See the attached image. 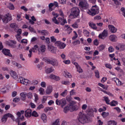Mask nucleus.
Listing matches in <instances>:
<instances>
[{
	"label": "nucleus",
	"mask_w": 125,
	"mask_h": 125,
	"mask_svg": "<svg viewBox=\"0 0 125 125\" xmlns=\"http://www.w3.org/2000/svg\"><path fill=\"white\" fill-rule=\"evenodd\" d=\"M59 120V119L56 120L53 123L52 125H60Z\"/></svg>",
	"instance_id": "09e8293b"
},
{
	"label": "nucleus",
	"mask_w": 125,
	"mask_h": 125,
	"mask_svg": "<svg viewBox=\"0 0 125 125\" xmlns=\"http://www.w3.org/2000/svg\"><path fill=\"white\" fill-rule=\"evenodd\" d=\"M67 90H65L61 94V95L64 97H65L67 94Z\"/></svg>",
	"instance_id": "ea45409f"
},
{
	"label": "nucleus",
	"mask_w": 125,
	"mask_h": 125,
	"mask_svg": "<svg viewBox=\"0 0 125 125\" xmlns=\"http://www.w3.org/2000/svg\"><path fill=\"white\" fill-rule=\"evenodd\" d=\"M53 108L52 107H47L44 108V111L45 112H47L48 111L51 110L53 109Z\"/></svg>",
	"instance_id": "a19ab883"
},
{
	"label": "nucleus",
	"mask_w": 125,
	"mask_h": 125,
	"mask_svg": "<svg viewBox=\"0 0 125 125\" xmlns=\"http://www.w3.org/2000/svg\"><path fill=\"white\" fill-rule=\"evenodd\" d=\"M115 81L116 83V85H120L122 84L121 82L119 81V79H117Z\"/></svg>",
	"instance_id": "c03bdc74"
},
{
	"label": "nucleus",
	"mask_w": 125,
	"mask_h": 125,
	"mask_svg": "<svg viewBox=\"0 0 125 125\" xmlns=\"http://www.w3.org/2000/svg\"><path fill=\"white\" fill-rule=\"evenodd\" d=\"M45 49L46 48L44 45H42L41 46L40 50L42 52H44L45 51Z\"/></svg>",
	"instance_id": "72a5a7b5"
},
{
	"label": "nucleus",
	"mask_w": 125,
	"mask_h": 125,
	"mask_svg": "<svg viewBox=\"0 0 125 125\" xmlns=\"http://www.w3.org/2000/svg\"><path fill=\"white\" fill-rule=\"evenodd\" d=\"M93 111L91 109L89 110L87 114L86 115L89 117V116H92L93 115Z\"/></svg>",
	"instance_id": "c85d7f7f"
},
{
	"label": "nucleus",
	"mask_w": 125,
	"mask_h": 125,
	"mask_svg": "<svg viewBox=\"0 0 125 125\" xmlns=\"http://www.w3.org/2000/svg\"><path fill=\"white\" fill-rule=\"evenodd\" d=\"M42 35L45 36L47 35L48 34V32L46 30H43L42 31Z\"/></svg>",
	"instance_id": "4c0bfd02"
},
{
	"label": "nucleus",
	"mask_w": 125,
	"mask_h": 125,
	"mask_svg": "<svg viewBox=\"0 0 125 125\" xmlns=\"http://www.w3.org/2000/svg\"><path fill=\"white\" fill-rule=\"evenodd\" d=\"M55 103L57 105H61L62 107H63L66 103V100L65 98H63L60 100L57 99L56 100Z\"/></svg>",
	"instance_id": "423d86ee"
},
{
	"label": "nucleus",
	"mask_w": 125,
	"mask_h": 125,
	"mask_svg": "<svg viewBox=\"0 0 125 125\" xmlns=\"http://www.w3.org/2000/svg\"><path fill=\"white\" fill-rule=\"evenodd\" d=\"M116 123L114 121H110L108 122V125H116Z\"/></svg>",
	"instance_id": "473e14b6"
},
{
	"label": "nucleus",
	"mask_w": 125,
	"mask_h": 125,
	"mask_svg": "<svg viewBox=\"0 0 125 125\" xmlns=\"http://www.w3.org/2000/svg\"><path fill=\"white\" fill-rule=\"evenodd\" d=\"M80 12V10L78 8L76 7L73 8L71 10L69 17L73 19L79 16Z\"/></svg>",
	"instance_id": "f03ea898"
},
{
	"label": "nucleus",
	"mask_w": 125,
	"mask_h": 125,
	"mask_svg": "<svg viewBox=\"0 0 125 125\" xmlns=\"http://www.w3.org/2000/svg\"><path fill=\"white\" fill-rule=\"evenodd\" d=\"M31 115L32 116L35 117H37L38 116L37 113L35 111H33L32 112Z\"/></svg>",
	"instance_id": "e433bc0d"
},
{
	"label": "nucleus",
	"mask_w": 125,
	"mask_h": 125,
	"mask_svg": "<svg viewBox=\"0 0 125 125\" xmlns=\"http://www.w3.org/2000/svg\"><path fill=\"white\" fill-rule=\"evenodd\" d=\"M105 65L106 67L107 68H109L110 69L112 68L111 65L109 64H106Z\"/></svg>",
	"instance_id": "774afa93"
},
{
	"label": "nucleus",
	"mask_w": 125,
	"mask_h": 125,
	"mask_svg": "<svg viewBox=\"0 0 125 125\" xmlns=\"http://www.w3.org/2000/svg\"><path fill=\"white\" fill-rule=\"evenodd\" d=\"M66 0H60L59 2L61 4H65L66 3Z\"/></svg>",
	"instance_id": "13d9d810"
},
{
	"label": "nucleus",
	"mask_w": 125,
	"mask_h": 125,
	"mask_svg": "<svg viewBox=\"0 0 125 125\" xmlns=\"http://www.w3.org/2000/svg\"><path fill=\"white\" fill-rule=\"evenodd\" d=\"M6 117L8 118V117H10L11 119L13 120V121L14 120V117L13 115L11 114L10 113H8L4 115Z\"/></svg>",
	"instance_id": "4be33fe9"
},
{
	"label": "nucleus",
	"mask_w": 125,
	"mask_h": 125,
	"mask_svg": "<svg viewBox=\"0 0 125 125\" xmlns=\"http://www.w3.org/2000/svg\"><path fill=\"white\" fill-rule=\"evenodd\" d=\"M52 87L51 86L48 87L46 90V93L47 94H50L52 91Z\"/></svg>",
	"instance_id": "b1692460"
},
{
	"label": "nucleus",
	"mask_w": 125,
	"mask_h": 125,
	"mask_svg": "<svg viewBox=\"0 0 125 125\" xmlns=\"http://www.w3.org/2000/svg\"><path fill=\"white\" fill-rule=\"evenodd\" d=\"M8 8H9L10 10H14V5L11 3H9V6H8Z\"/></svg>",
	"instance_id": "c756f323"
},
{
	"label": "nucleus",
	"mask_w": 125,
	"mask_h": 125,
	"mask_svg": "<svg viewBox=\"0 0 125 125\" xmlns=\"http://www.w3.org/2000/svg\"><path fill=\"white\" fill-rule=\"evenodd\" d=\"M95 74V75L97 78H99V72L98 70H96L94 71Z\"/></svg>",
	"instance_id": "37998d69"
},
{
	"label": "nucleus",
	"mask_w": 125,
	"mask_h": 125,
	"mask_svg": "<svg viewBox=\"0 0 125 125\" xmlns=\"http://www.w3.org/2000/svg\"><path fill=\"white\" fill-rule=\"evenodd\" d=\"M49 77L51 79H54L56 81H58L60 80V78L59 76H57L52 74H51L50 75Z\"/></svg>",
	"instance_id": "dca6fc26"
},
{
	"label": "nucleus",
	"mask_w": 125,
	"mask_h": 125,
	"mask_svg": "<svg viewBox=\"0 0 125 125\" xmlns=\"http://www.w3.org/2000/svg\"><path fill=\"white\" fill-rule=\"evenodd\" d=\"M20 100V98L17 97L13 99V101L14 102L16 103L18 102Z\"/></svg>",
	"instance_id": "3c124183"
},
{
	"label": "nucleus",
	"mask_w": 125,
	"mask_h": 125,
	"mask_svg": "<svg viewBox=\"0 0 125 125\" xmlns=\"http://www.w3.org/2000/svg\"><path fill=\"white\" fill-rule=\"evenodd\" d=\"M0 19H2V21L4 23H7L9 21L12 19L11 17L10 16L9 13L6 14L5 16L0 15Z\"/></svg>",
	"instance_id": "20e7f679"
},
{
	"label": "nucleus",
	"mask_w": 125,
	"mask_h": 125,
	"mask_svg": "<svg viewBox=\"0 0 125 125\" xmlns=\"http://www.w3.org/2000/svg\"><path fill=\"white\" fill-rule=\"evenodd\" d=\"M31 109H28L25 111V116L27 117H29L31 115Z\"/></svg>",
	"instance_id": "ddd939ff"
},
{
	"label": "nucleus",
	"mask_w": 125,
	"mask_h": 125,
	"mask_svg": "<svg viewBox=\"0 0 125 125\" xmlns=\"http://www.w3.org/2000/svg\"><path fill=\"white\" fill-rule=\"evenodd\" d=\"M75 90L74 89L72 90L70 92V96H71L74 94L76 93L75 92Z\"/></svg>",
	"instance_id": "338daca9"
},
{
	"label": "nucleus",
	"mask_w": 125,
	"mask_h": 125,
	"mask_svg": "<svg viewBox=\"0 0 125 125\" xmlns=\"http://www.w3.org/2000/svg\"><path fill=\"white\" fill-rule=\"evenodd\" d=\"M29 29L31 32H34V33H36V31L33 28L31 27V26L29 27Z\"/></svg>",
	"instance_id": "864d4df0"
},
{
	"label": "nucleus",
	"mask_w": 125,
	"mask_h": 125,
	"mask_svg": "<svg viewBox=\"0 0 125 125\" xmlns=\"http://www.w3.org/2000/svg\"><path fill=\"white\" fill-rule=\"evenodd\" d=\"M105 47V45L103 44H101L97 48L99 51H102L104 49Z\"/></svg>",
	"instance_id": "bb28decb"
},
{
	"label": "nucleus",
	"mask_w": 125,
	"mask_h": 125,
	"mask_svg": "<svg viewBox=\"0 0 125 125\" xmlns=\"http://www.w3.org/2000/svg\"><path fill=\"white\" fill-rule=\"evenodd\" d=\"M94 19L95 20H99L101 19V17L98 15H97L94 17Z\"/></svg>",
	"instance_id": "0e129e2a"
},
{
	"label": "nucleus",
	"mask_w": 125,
	"mask_h": 125,
	"mask_svg": "<svg viewBox=\"0 0 125 125\" xmlns=\"http://www.w3.org/2000/svg\"><path fill=\"white\" fill-rule=\"evenodd\" d=\"M32 49L33 50H38L39 52H40V48H38V46L37 45H34V47H33Z\"/></svg>",
	"instance_id": "a18cd8bd"
},
{
	"label": "nucleus",
	"mask_w": 125,
	"mask_h": 125,
	"mask_svg": "<svg viewBox=\"0 0 125 125\" xmlns=\"http://www.w3.org/2000/svg\"><path fill=\"white\" fill-rule=\"evenodd\" d=\"M27 93L25 92H23L20 94L21 96L22 97L21 98V99L23 101H25V98L27 96Z\"/></svg>",
	"instance_id": "6ab92c4d"
},
{
	"label": "nucleus",
	"mask_w": 125,
	"mask_h": 125,
	"mask_svg": "<svg viewBox=\"0 0 125 125\" xmlns=\"http://www.w3.org/2000/svg\"><path fill=\"white\" fill-rule=\"evenodd\" d=\"M41 118L44 122H46L47 118L45 114H42Z\"/></svg>",
	"instance_id": "a878e982"
},
{
	"label": "nucleus",
	"mask_w": 125,
	"mask_h": 125,
	"mask_svg": "<svg viewBox=\"0 0 125 125\" xmlns=\"http://www.w3.org/2000/svg\"><path fill=\"white\" fill-rule=\"evenodd\" d=\"M118 103L116 101L113 100L110 103V104L111 106H115L116 104H117Z\"/></svg>",
	"instance_id": "393cba45"
},
{
	"label": "nucleus",
	"mask_w": 125,
	"mask_h": 125,
	"mask_svg": "<svg viewBox=\"0 0 125 125\" xmlns=\"http://www.w3.org/2000/svg\"><path fill=\"white\" fill-rule=\"evenodd\" d=\"M52 14L53 16H56L55 17H54L53 18H56L59 16V14L57 13H55L53 11L52 12Z\"/></svg>",
	"instance_id": "e2e57ef3"
},
{
	"label": "nucleus",
	"mask_w": 125,
	"mask_h": 125,
	"mask_svg": "<svg viewBox=\"0 0 125 125\" xmlns=\"http://www.w3.org/2000/svg\"><path fill=\"white\" fill-rule=\"evenodd\" d=\"M99 8H97L96 10L95 9H91V10H89L87 12L89 15L93 16L99 13Z\"/></svg>",
	"instance_id": "0eeeda50"
},
{
	"label": "nucleus",
	"mask_w": 125,
	"mask_h": 125,
	"mask_svg": "<svg viewBox=\"0 0 125 125\" xmlns=\"http://www.w3.org/2000/svg\"><path fill=\"white\" fill-rule=\"evenodd\" d=\"M103 98H104V100L106 102V103L108 104H109L110 103H109L110 100L109 99L108 97L106 96H104V97Z\"/></svg>",
	"instance_id": "58836bf2"
},
{
	"label": "nucleus",
	"mask_w": 125,
	"mask_h": 125,
	"mask_svg": "<svg viewBox=\"0 0 125 125\" xmlns=\"http://www.w3.org/2000/svg\"><path fill=\"white\" fill-rule=\"evenodd\" d=\"M73 44H74L75 45L79 44L80 43V42L79 40H78L76 41H74L72 43Z\"/></svg>",
	"instance_id": "bf43d9fd"
},
{
	"label": "nucleus",
	"mask_w": 125,
	"mask_h": 125,
	"mask_svg": "<svg viewBox=\"0 0 125 125\" xmlns=\"http://www.w3.org/2000/svg\"><path fill=\"white\" fill-rule=\"evenodd\" d=\"M16 32H17V36H20L21 34L22 30L21 29H19L18 30H17V31Z\"/></svg>",
	"instance_id": "de8ad7c7"
},
{
	"label": "nucleus",
	"mask_w": 125,
	"mask_h": 125,
	"mask_svg": "<svg viewBox=\"0 0 125 125\" xmlns=\"http://www.w3.org/2000/svg\"><path fill=\"white\" fill-rule=\"evenodd\" d=\"M48 46L49 51L53 53H56V50L55 47L51 45H48Z\"/></svg>",
	"instance_id": "2eb2a0df"
},
{
	"label": "nucleus",
	"mask_w": 125,
	"mask_h": 125,
	"mask_svg": "<svg viewBox=\"0 0 125 125\" xmlns=\"http://www.w3.org/2000/svg\"><path fill=\"white\" fill-rule=\"evenodd\" d=\"M51 41L52 42H54L56 41V39L54 36H52L51 37Z\"/></svg>",
	"instance_id": "5fc2aeb1"
},
{
	"label": "nucleus",
	"mask_w": 125,
	"mask_h": 125,
	"mask_svg": "<svg viewBox=\"0 0 125 125\" xmlns=\"http://www.w3.org/2000/svg\"><path fill=\"white\" fill-rule=\"evenodd\" d=\"M121 11L123 13V14L125 17V9L123 7H122L121 9Z\"/></svg>",
	"instance_id": "4d7b16f0"
},
{
	"label": "nucleus",
	"mask_w": 125,
	"mask_h": 125,
	"mask_svg": "<svg viewBox=\"0 0 125 125\" xmlns=\"http://www.w3.org/2000/svg\"><path fill=\"white\" fill-rule=\"evenodd\" d=\"M93 43L96 46L98 45L99 43V42L98 40L97 39H95L93 41Z\"/></svg>",
	"instance_id": "8fccbe9b"
},
{
	"label": "nucleus",
	"mask_w": 125,
	"mask_h": 125,
	"mask_svg": "<svg viewBox=\"0 0 125 125\" xmlns=\"http://www.w3.org/2000/svg\"><path fill=\"white\" fill-rule=\"evenodd\" d=\"M10 26L11 28L14 29V31H17L16 28H18V26L16 23H11L10 24Z\"/></svg>",
	"instance_id": "f3484780"
},
{
	"label": "nucleus",
	"mask_w": 125,
	"mask_h": 125,
	"mask_svg": "<svg viewBox=\"0 0 125 125\" xmlns=\"http://www.w3.org/2000/svg\"><path fill=\"white\" fill-rule=\"evenodd\" d=\"M78 108V107L77 105H73L69 104V106L67 105L64 108L63 111L64 113H67L69 110H70V112H73L77 110Z\"/></svg>",
	"instance_id": "7ed1b4c3"
},
{
	"label": "nucleus",
	"mask_w": 125,
	"mask_h": 125,
	"mask_svg": "<svg viewBox=\"0 0 125 125\" xmlns=\"http://www.w3.org/2000/svg\"><path fill=\"white\" fill-rule=\"evenodd\" d=\"M102 34L104 37H106L107 36V31L105 30H104L102 33Z\"/></svg>",
	"instance_id": "7c9ffc66"
},
{
	"label": "nucleus",
	"mask_w": 125,
	"mask_h": 125,
	"mask_svg": "<svg viewBox=\"0 0 125 125\" xmlns=\"http://www.w3.org/2000/svg\"><path fill=\"white\" fill-rule=\"evenodd\" d=\"M58 19H59V23L62 25H64L65 23H67L66 19H64V17L63 18L60 17L58 18Z\"/></svg>",
	"instance_id": "4468645a"
},
{
	"label": "nucleus",
	"mask_w": 125,
	"mask_h": 125,
	"mask_svg": "<svg viewBox=\"0 0 125 125\" xmlns=\"http://www.w3.org/2000/svg\"><path fill=\"white\" fill-rule=\"evenodd\" d=\"M89 25L91 28L94 29L96 30L97 29L95 24L89 22Z\"/></svg>",
	"instance_id": "412c9836"
},
{
	"label": "nucleus",
	"mask_w": 125,
	"mask_h": 125,
	"mask_svg": "<svg viewBox=\"0 0 125 125\" xmlns=\"http://www.w3.org/2000/svg\"><path fill=\"white\" fill-rule=\"evenodd\" d=\"M27 96L28 98L30 99H31L32 96V93L30 92L27 94Z\"/></svg>",
	"instance_id": "6e6d98bb"
},
{
	"label": "nucleus",
	"mask_w": 125,
	"mask_h": 125,
	"mask_svg": "<svg viewBox=\"0 0 125 125\" xmlns=\"http://www.w3.org/2000/svg\"><path fill=\"white\" fill-rule=\"evenodd\" d=\"M98 85L105 90H107V86L104 85V84L101 83H98Z\"/></svg>",
	"instance_id": "c9c22d12"
},
{
	"label": "nucleus",
	"mask_w": 125,
	"mask_h": 125,
	"mask_svg": "<svg viewBox=\"0 0 125 125\" xmlns=\"http://www.w3.org/2000/svg\"><path fill=\"white\" fill-rule=\"evenodd\" d=\"M109 115L108 112L106 113L105 112H103L102 114V116L104 118H106L107 116H108Z\"/></svg>",
	"instance_id": "2f4dec72"
},
{
	"label": "nucleus",
	"mask_w": 125,
	"mask_h": 125,
	"mask_svg": "<svg viewBox=\"0 0 125 125\" xmlns=\"http://www.w3.org/2000/svg\"><path fill=\"white\" fill-rule=\"evenodd\" d=\"M55 45L60 49H63L66 46V45L64 43L61 42L60 41H56L55 43Z\"/></svg>",
	"instance_id": "1a4fd4ad"
},
{
	"label": "nucleus",
	"mask_w": 125,
	"mask_h": 125,
	"mask_svg": "<svg viewBox=\"0 0 125 125\" xmlns=\"http://www.w3.org/2000/svg\"><path fill=\"white\" fill-rule=\"evenodd\" d=\"M7 119V118L4 115L1 119V120L3 123H5L6 122Z\"/></svg>",
	"instance_id": "cd10ccee"
},
{
	"label": "nucleus",
	"mask_w": 125,
	"mask_h": 125,
	"mask_svg": "<svg viewBox=\"0 0 125 125\" xmlns=\"http://www.w3.org/2000/svg\"><path fill=\"white\" fill-rule=\"evenodd\" d=\"M7 89V88L6 87H5L2 89L0 91L1 93H5L7 92L6 90Z\"/></svg>",
	"instance_id": "49530a36"
},
{
	"label": "nucleus",
	"mask_w": 125,
	"mask_h": 125,
	"mask_svg": "<svg viewBox=\"0 0 125 125\" xmlns=\"http://www.w3.org/2000/svg\"><path fill=\"white\" fill-rule=\"evenodd\" d=\"M61 83L63 84H64L66 85H68L70 84V82L68 81H62L61 82Z\"/></svg>",
	"instance_id": "f704fd0d"
},
{
	"label": "nucleus",
	"mask_w": 125,
	"mask_h": 125,
	"mask_svg": "<svg viewBox=\"0 0 125 125\" xmlns=\"http://www.w3.org/2000/svg\"><path fill=\"white\" fill-rule=\"evenodd\" d=\"M2 53L5 55H7L10 57H12V55L10 53V50L6 49H3L2 51Z\"/></svg>",
	"instance_id": "9b49d317"
},
{
	"label": "nucleus",
	"mask_w": 125,
	"mask_h": 125,
	"mask_svg": "<svg viewBox=\"0 0 125 125\" xmlns=\"http://www.w3.org/2000/svg\"><path fill=\"white\" fill-rule=\"evenodd\" d=\"M46 62L50 64L53 66H57L58 65V61L55 59L51 58L46 60Z\"/></svg>",
	"instance_id": "39448f33"
},
{
	"label": "nucleus",
	"mask_w": 125,
	"mask_h": 125,
	"mask_svg": "<svg viewBox=\"0 0 125 125\" xmlns=\"http://www.w3.org/2000/svg\"><path fill=\"white\" fill-rule=\"evenodd\" d=\"M52 67L50 68L47 69L45 70L46 73H49L53 72L54 69L52 68Z\"/></svg>",
	"instance_id": "5701e85b"
},
{
	"label": "nucleus",
	"mask_w": 125,
	"mask_h": 125,
	"mask_svg": "<svg viewBox=\"0 0 125 125\" xmlns=\"http://www.w3.org/2000/svg\"><path fill=\"white\" fill-rule=\"evenodd\" d=\"M78 120L83 124L86 123H89L92 121V119L90 117L81 113H80L79 114Z\"/></svg>",
	"instance_id": "f257e3e1"
},
{
	"label": "nucleus",
	"mask_w": 125,
	"mask_h": 125,
	"mask_svg": "<svg viewBox=\"0 0 125 125\" xmlns=\"http://www.w3.org/2000/svg\"><path fill=\"white\" fill-rule=\"evenodd\" d=\"M10 74L11 76L14 79H16L18 78V75L15 72L13 71H11L10 73Z\"/></svg>",
	"instance_id": "a211bd4d"
},
{
	"label": "nucleus",
	"mask_w": 125,
	"mask_h": 125,
	"mask_svg": "<svg viewBox=\"0 0 125 125\" xmlns=\"http://www.w3.org/2000/svg\"><path fill=\"white\" fill-rule=\"evenodd\" d=\"M77 71L79 72V73H82L83 72L82 69L81 68V67L79 66H78L77 68Z\"/></svg>",
	"instance_id": "680f3d73"
},
{
	"label": "nucleus",
	"mask_w": 125,
	"mask_h": 125,
	"mask_svg": "<svg viewBox=\"0 0 125 125\" xmlns=\"http://www.w3.org/2000/svg\"><path fill=\"white\" fill-rule=\"evenodd\" d=\"M65 76L66 77L71 78L72 75L69 73H66L65 74Z\"/></svg>",
	"instance_id": "052dcab7"
},
{
	"label": "nucleus",
	"mask_w": 125,
	"mask_h": 125,
	"mask_svg": "<svg viewBox=\"0 0 125 125\" xmlns=\"http://www.w3.org/2000/svg\"><path fill=\"white\" fill-rule=\"evenodd\" d=\"M114 48L112 46L110 47L108 49V51L110 52H113L114 51Z\"/></svg>",
	"instance_id": "69168bd1"
},
{
	"label": "nucleus",
	"mask_w": 125,
	"mask_h": 125,
	"mask_svg": "<svg viewBox=\"0 0 125 125\" xmlns=\"http://www.w3.org/2000/svg\"><path fill=\"white\" fill-rule=\"evenodd\" d=\"M117 38L116 36L115 35H112L109 37V39L110 41L112 42H115L116 39Z\"/></svg>",
	"instance_id": "aec40b11"
},
{
	"label": "nucleus",
	"mask_w": 125,
	"mask_h": 125,
	"mask_svg": "<svg viewBox=\"0 0 125 125\" xmlns=\"http://www.w3.org/2000/svg\"><path fill=\"white\" fill-rule=\"evenodd\" d=\"M108 27L111 32L115 33L116 32L117 29L113 26L111 25H109Z\"/></svg>",
	"instance_id": "f8f14e48"
},
{
	"label": "nucleus",
	"mask_w": 125,
	"mask_h": 125,
	"mask_svg": "<svg viewBox=\"0 0 125 125\" xmlns=\"http://www.w3.org/2000/svg\"><path fill=\"white\" fill-rule=\"evenodd\" d=\"M66 100H67L69 102V104H71L72 105H74L76 104V102L73 101L71 100L72 99V98L71 96L68 95L66 97Z\"/></svg>",
	"instance_id": "9d476101"
},
{
	"label": "nucleus",
	"mask_w": 125,
	"mask_h": 125,
	"mask_svg": "<svg viewBox=\"0 0 125 125\" xmlns=\"http://www.w3.org/2000/svg\"><path fill=\"white\" fill-rule=\"evenodd\" d=\"M52 21L56 24H58L59 23V21H58L56 18H53L52 19Z\"/></svg>",
	"instance_id": "603ef678"
},
{
	"label": "nucleus",
	"mask_w": 125,
	"mask_h": 125,
	"mask_svg": "<svg viewBox=\"0 0 125 125\" xmlns=\"http://www.w3.org/2000/svg\"><path fill=\"white\" fill-rule=\"evenodd\" d=\"M79 4L80 6L82 7L84 9H87L88 7V4L84 0H83L81 1Z\"/></svg>",
	"instance_id": "6e6552de"
},
{
	"label": "nucleus",
	"mask_w": 125,
	"mask_h": 125,
	"mask_svg": "<svg viewBox=\"0 0 125 125\" xmlns=\"http://www.w3.org/2000/svg\"><path fill=\"white\" fill-rule=\"evenodd\" d=\"M29 81L28 80L25 79L23 82H21V83H22L24 84H25L26 85H27L28 83V82Z\"/></svg>",
	"instance_id": "79ce46f5"
}]
</instances>
